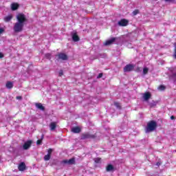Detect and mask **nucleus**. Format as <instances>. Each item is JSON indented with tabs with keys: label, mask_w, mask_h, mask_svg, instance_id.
<instances>
[{
	"label": "nucleus",
	"mask_w": 176,
	"mask_h": 176,
	"mask_svg": "<svg viewBox=\"0 0 176 176\" xmlns=\"http://www.w3.org/2000/svg\"><path fill=\"white\" fill-rule=\"evenodd\" d=\"M16 100H21V96H16Z\"/></svg>",
	"instance_id": "c9c22d12"
},
{
	"label": "nucleus",
	"mask_w": 176,
	"mask_h": 176,
	"mask_svg": "<svg viewBox=\"0 0 176 176\" xmlns=\"http://www.w3.org/2000/svg\"><path fill=\"white\" fill-rule=\"evenodd\" d=\"M87 138H93V135H91L89 133H85L82 135V140H86Z\"/></svg>",
	"instance_id": "dca6fc26"
},
{
	"label": "nucleus",
	"mask_w": 176,
	"mask_h": 176,
	"mask_svg": "<svg viewBox=\"0 0 176 176\" xmlns=\"http://www.w3.org/2000/svg\"><path fill=\"white\" fill-rule=\"evenodd\" d=\"M157 166H160V163H157Z\"/></svg>",
	"instance_id": "e433bc0d"
},
{
	"label": "nucleus",
	"mask_w": 176,
	"mask_h": 176,
	"mask_svg": "<svg viewBox=\"0 0 176 176\" xmlns=\"http://www.w3.org/2000/svg\"><path fill=\"white\" fill-rule=\"evenodd\" d=\"M165 2H173L174 0H164Z\"/></svg>",
	"instance_id": "f704fd0d"
},
{
	"label": "nucleus",
	"mask_w": 176,
	"mask_h": 176,
	"mask_svg": "<svg viewBox=\"0 0 176 176\" xmlns=\"http://www.w3.org/2000/svg\"><path fill=\"white\" fill-rule=\"evenodd\" d=\"M51 155L50 154H47L46 155L44 156V160L45 162H47L48 160H50Z\"/></svg>",
	"instance_id": "aec40b11"
},
{
	"label": "nucleus",
	"mask_w": 176,
	"mask_h": 176,
	"mask_svg": "<svg viewBox=\"0 0 176 176\" xmlns=\"http://www.w3.org/2000/svg\"><path fill=\"white\" fill-rule=\"evenodd\" d=\"M16 20L17 21L14 25V32H21L25 21H27V18L24 14H18L16 15Z\"/></svg>",
	"instance_id": "f257e3e1"
},
{
	"label": "nucleus",
	"mask_w": 176,
	"mask_h": 176,
	"mask_svg": "<svg viewBox=\"0 0 176 176\" xmlns=\"http://www.w3.org/2000/svg\"><path fill=\"white\" fill-rule=\"evenodd\" d=\"M114 105H115L116 107H117V108H119V107H120V105L119 103H118V102H115V103H114Z\"/></svg>",
	"instance_id": "c756f323"
},
{
	"label": "nucleus",
	"mask_w": 176,
	"mask_h": 176,
	"mask_svg": "<svg viewBox=\"0 0 176 176\" xmlns=\"http://www.w3.org/2000/svg\"><path fill=\"white\" fill-rule=\"evenodd\" d=\"M94 162L96 163H100L101 162V158H95Z\"/></svg>",
	"instance_id": "393cba45"
},
{
	"label": "nucleus",
	"mask_w": 176,
	"mask_h": 176,
	"mask_svg": "<svg viewBox=\"0 0 176 176\" xmlns=\"http://www.w3.org/2000/svg\"><path fill=\"white\" fill-rule=\"evenodd\" d=\"M148 71H149V69L148 67H144L143 69V74L146 75V74H148Z\"/></svg>",
	"instance_id": "412c9836"
},
{
	"label": "nucleus",
	"mask_w": 176,
	"mask_h": 176,
	"mask_svg": "<svg viewBox=\"0 0 176 176\" xmlns=\"http://www.w3.org/2000/svg\"><path fill=\"white\" fill-rule=\"evenodd\" d=\"M118 25H120V27H126L129 25V21L126 19H121L118 22Z\"/></svg>",
	"instance_id": "7ed1b4c3"
},
{
	"label": "nucleus",
	"mask_w": 176,
	"mask_h": 176,
	"mask_svg": "<svg viewBox=\"0 0 176 176\" xmlns=\"http://www.w3.org/2000/svg\"><path fill=\"white\" fill-rule=\"evenodd\" d=\"M35 107L37 109H40V111H45V107H43L42 103H36Z\"/></svg>",
	"instance_id": "9b49d317"
},
{
	"label": "nucleus",
	"mask_w": 176,
	"mask_h": 176,
	"mask_svg": "<svg viewBox=\"0 0 176 176\" xmlns=\"http://www.w3.org/2000/svg\"><path fill=\"white\" fill-rule=\"evenodd\" d=\"M170 119L171 120H174L175 119V117H174V116H170Z\"/></svg>",
	"instance_id": "72a5a7b5"
},
{
	"label": "nucleus",
	"mask_w": 176,
	"mask_h": 176,
	"mask_svg": "<svg viewBox=\"0 0 176 176\" xmlns=\"http://www.w3.org/2000/svg\"><path fill=\"white\" fill-rule=\"evenodd\" d=\"M63 164H75V158H72L70 160H64L62 161Z\"/></svg>",
	"instance_id": "20e7f679"
},
{
	"label": "nucleus",
	"mask_w": 176,
	"mask_h": 176,
	"mask_svg": "<svg viewBox=\"0 0 176 176\" xmlns=\"http://www.w3.org/2000/svg\"><path fill=\"white\" fill-rule=\"evenodd\" d=\"M138 13H140V11L138 10H135L133 12V16H137V14H138Z\"/></svg>",
	"instance_id": "b1692460"
},
{
	"label": "nucleus",
	"mask_w": 176,
	"mask_h": 176,
	"mask_svg": "<svg viewBox=\"0 0 176 176\" xmlns=\"http://www.w3.org/2000/svg\"><path fill=\"white\" fill-rule=\"evenodd\" d=\"M12 10H17L19 9V5L16 3H14L11 5Z\"/></svg>",
	"instance_id": "f3484780"
},
{
	"label": "nucleus",
	"mask_w": 176,
	"mask_h": 176,
	"mask_svg": "<svg viewBox=\"0 0 176 176\" xmlns=\"http://www.w3.org/2000/svg\"><path fill=\"white\" fill-rule=\"evenodd\" d=\"M36 144H37V145H41V144H42V140H37Z\"/></svg>",
	"instance_id": "cd10ccee"
},
{
	"label": "nucleus",
	"mask_w": 176,
	"mask_h": 176,
	"mask_svg": "<svg viewBox=\"0 0 176 176\" xmlns=\"http://www.w3.org/2000/svg\"><path fill=\"white\" fill-rule=\"evenodd\" d=\"M157 104V102L153 101L152 102L150 103V107L151 108H153V107H156Z\"/></svg>",
	"instance_id": "4be33fe9"
},
{
	"label": "nucleus",
	"mask_w": 176,
	"mask_h": 176,
	"mask_svg": "<svg viewBox=\"0 0 176 176\" xmlns=\"http://www.w3.org/2000/svg\"><path fill=\"white\" fill-rule=\"evenodd\" d=\"M134 69V66L132 65H126L124 67V72H130V71H133Z\"/></svg>",
	"instance_id": "423d86ee"
},
{
	"label": "nucleus",
	"mask_w": 176,
	"mask_h": 176,
	"mask_svg": "<svg viewBox=\"0 0 176 176\" xmlns=\"http://www.w3.org/2000/svg\"><path fill=\"white\" fill-rule=\"evenodd\" d=\"M63 70H60L59 72V76H63Z\"/></svg>",
	"instance_id": "7c9ffc66"
},
{
	"label": "nucleus",
	"mask_w": 176,
	"mask_h": 176,
	"mask_svg": "<svg viewBox=\"0 0 176 176\" xmlns=\"http://www.w3.org/2000/svg\"><path fill=\"white\" fill-rule=\"evenodd\" d=\"M56 127H57V122H52L50 124V129L51 131L56 130Z\"/></svg>",
	"instance_id": "1a4fd4ad"
},
{
	"label": "nucleus",
	"mask_w": 176,
	"mask_h": 176,
	"mask_svg": "<svg viewBox=\"0 0 176 176\" xmlns=\"http://www.w3.org/2000/svg\"><path fill=\"white\" fill-rule=\"evenodd\" d=\"M50 54H47L46 55H45V57L47 58H50Z\"/></svg>",
	"instance_id": "2f4dec72"
},
{
	"label": "nucleus",
	"mask_w": 176,
	"mask_h": 176,
	"mask_svg": "<svg viewBox=\"0 0 176 176\" xmlns=\"http://www.w3.org/2000/svg\"><path fill=\"white\" fill-rule=\"evenodd\" d=\"M72 38L74 42H78L79 41V36L75 32H73L72 33Z\"/></svg>",
	"instance_id": "0eeeda50"
},
{
	"label": "nucleus",
	"mask_w": 176,
	"mask_h": 176,
	"mask_svg": "<svg viewBox=\"0 0 176 176\" xmlns=\"http://www.w3.org/2000/svg\"><path fill=\"white\" fill-rule=\"evenodd\" d=\"M143 98L144 100V101H148V100H149V98H151V93L147 92L143 94Z\"/></svg>",
	"instance_id": "f8f14e48"
},
{
	"label": "nucleus",
	"mask_w": 176,
	"mask_h": 176,
	"mask_svg": "<svg viewBox=\"0 0 176 176\" xmlns=\"http://www.w3.org/2000/svg\"><path fill=\"white\" fill-rule=\"evenodd\" d=\"M72 133H80V128L79 126H75L72 129Z\"/></svg>",
	"instance_id": "2eb2a0df"
},
{
	"label": "nucleus",
	"mask_w": 176,
	"mask_h": 176,
	"mask_svg": "<svg viewBox=\"0 0 176 176\" xmlns=\"http://www.w3.org/2000/svg\"><path fill=\"white\" fill-rule=\"evenodd\" d=\"M19 171H24V170H25V164H24V162H21L19 167H18Z\"/></svg>",
	"instance_id": "ddd939ff"
},
{
	"label": "nucleus",
	"mask_w": 176,
	"mask_h": 176,
	"mask_svg": "<svg viewBox=\"0 0 176 176\" xmlns=\"http://www.w3.org/2000/svg\"><path fill=\"white\" fill-rule=\"evenodd\" d=\"M6 87H7V89H12V87H13V82H8L6 83Z\"/></svg>",
	"instance_id": "6ab92c4d"
},
{
	"label": "nucleus",
	"mask_w": 176,
	"mask_h": 176,
	"mask_svg": "<svg viewBox=\"0 0 176 176\" xmlns=\"http://www.w3.org/2000/svg\"><path fill=\"white\" fill-rule=\"evenodd\" d=\"M32 144V141L28 140L24 143L23 148L25 151H27V149H28Z\"/></svg>",
	"instance_id": "39448f33"
},
{
	"label": "nucleus",
	"mask_w": 176,
	"mask_h": 176,
	"mask_svg": "<svg viewBox=\"0 0 176 176\" xmlns=\"http://www.w3.org/2000/svg\"><path fill=\"white\" fill-rule=\"evenodd\" d=\"M157 124H156V122L151 121L148 123L147 126L146 128V133H151L152 131H154L156 129V126Z\"/></svg>",
	"instance_id": "f03ea898"
},
{
	"label": "nucleus",
	"mask_w": 176,
	"mask_h": 176,
	"mask_svg": "<svg viewBox=\"0 0 176 176\" xmlns=\"http://www.w3.org/2000/svg\"><path fill=\"white\" fill-rule=\"evenodd\" d=\"M58 57L60 60H67L68 59V56H67V54H63V53H60L59 54H58Z\"/></svg>",
	"instance_id": "6e6552de"
},
{
	"label": "nucleus",
	"mask_w": 176,
	"mask_h": 176,
	"mask_svg": "<svg viewBox=\"0 0 176 176\" xmlns=\"http://www.w3.org/2000/svg\"><path fill=\"white\" fill-rule=\"evenodd\" d=\"M115 41H116V38H112L108 41H107L105 43H104V45L105 46H108L109 45H112V43H113V42H115Z\"/></svg>",
	"instance_id": "9d476101"
},
{
	"label": "nucleus",
	"mask_w": 176,
	"mask_h": 176,
	"mask_svg": "<svg viewBox=\"0 0 176 176\" xmlns=\"http://www.w3.org/2000/svg\"><path fill=\"white\" fill-rule=\"evenodd\" d=\"M48 154L47 155H50V156L52 155V153L53 152V150L52 148H50L48 151Z\"/></svg>",
	"instance_id": "a878e982"
},
{
	"label": "nucleus",
	"mask_w": 176,
	"mask_h": 176,
	"mask_svg": "<svg viewBox=\"0 0 176 176\" xmlns=\"http://www.w3.org/2000/svg\"><path fill=\"white\" fill-rule=\"evenodd\" d=\"M114 169H115V168H113V166L112 164H109L106 167V171H107L108 173H109L111 171H113Z\"/></svg>",
	"instance_id": "4468645a"
},
{
	"label": "nucleus",
	"mask_w": 176,
	"mask_h": 176,
	"mask_svg": "<svg viewBox=\"0 0 176 176\" xmlns=\"http://www.w3.org/2000/svg\"><path fill=\"white\" fill-rule=\"evenodd\" d=\"M0 58H3V54L0 53Z\"/></svg>",
	"instance_id": "473e14b6"
},
{
	"label": "nucleus",
	"mask_w": 176,
	"mask_h": 176,
	"mask_svg": "<svg viewBox=\"0 0 176 176\" xmlns=\"http://www.w3.org/2000/svg\"><path fill=\"white\" fill-rule=\"evenodd\" d=\"M166 89V87H164V85H160V87H158V90H160V91H163V90H164Z\"/></svg>",
	"instance_id": "5701e85b"
},
{
	"label": "nucleus",
	"mask_w": 176,
	"mask_h": 176,
	"mask_svg": "<svg viewBox=\"0 0 176 176\" xmlns=\"http://www.w3.org/2000/svg\"><path fill=\"white\" fill-rule=\"evenodd\" d=\"M13 19V16L12 15H8L6 17H4V21H6V23L10 21V20Z\"/></svg>",
	"instance_id": "a211bd4d"
},
{
	"label": "nucleus",
	"mask_w": 176,
	"mask_h": 176,
	"mask_svg": "<svg viewBox=\"0 0 176 176\" xmlns=\"http://www.w3.org/2000/svg\"><path fill=\"white\" fill-rule=\"evenodd\" d=\"M5 31V30H3V28H0V35L1 34H3V32Z\"/></svg>",
	"instance_id": "c85d7f7f"
},
{
	"label": "nucleus",
	"mask_w": 176,
	"mask_h": 176,
	"mask_svg": "<svg viewBox=\"0 0 176 176\" xmlns=\"http://www.w3.org/2000/svg\"><path fill=\"white\" fill-rule=\"evenodd\" d=\"M100 78H102V73H100L98 76H97L98 79H100Z\"/></svg>",
	"instance_id": "bb28decb"
}]
</instances>
